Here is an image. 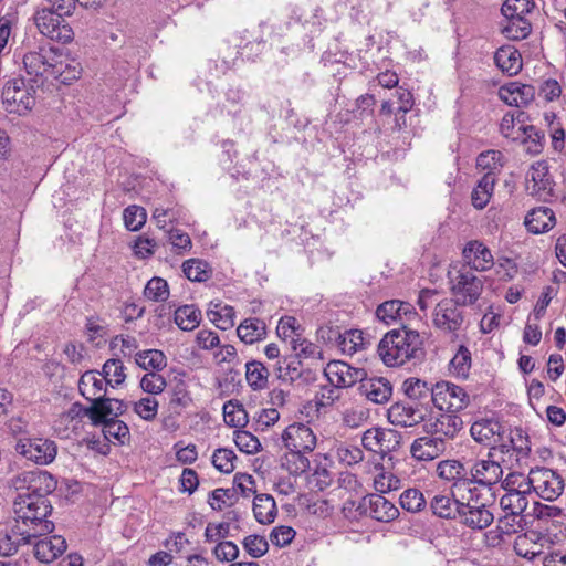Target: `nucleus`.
<instances>
[{
  "instance_id": "nucleus-49",
  "label": "nucleus",
  "mask_w": 566,
  "mask_h": 566,
  "mask_svg": "<svg viewBox=\"0 0 566 566\" xmlns=\"http://www.w3.org/2000/svg\"><path fill=\"white\" fill-rule=\"evenodd\" d=\"M224 422L229 427L243 428L248 423V413L238 401L229 400L223 405Z\"/></svg>"
},
{
  "instance_id": "nucleus-7",
  "label": "nucleus",
  "mask_w": 566,
  "mask_h": 566,
  "mask_svg": "<svg viewBox=\"0 0 566 566\" xmlns=\"http://www.w3.org/2000/svg\"><path fill=\"white\" fill-rule=\"evenodd\" d=\"M470 403V396L464 388L450 382L439 381L433 385L432 405L447 412H459L467 408Z\"/></svg>"
},
{
  "instance_id": "nucleus-50",
  "label": "nucleus",
  "mask_w": 566,
  "mask_h": 566,
  "mask_svg": "<svg viewBox=\"0 0 566 566\" xmlns=\"http://www.w3.org/2000/svg\"><path fill=\"white\" fill-rule=\"evenodd\" d=\"M504 166V156L500 150L490 149L481 153L476 157V167L482 170H488L486 174H492L496 178V174Z\"/></svg>"
},
{
  "instance_id": "nucleus-2",
  "label": "nucleus",
  "mask_w": 566,
  "mask_h": 566,
  "mask_svg": "<svg viewBox=\"0 0 566 566\" xmlns=\"http://www.w3.org/2000/svg\"><path fill=\"white\" fill-rule=\"evenodd\" d=\"M378 355L385 365L401 366L423 356L420 334L412 329H392L378 344Z\"/></svg>"
},
{
  "instance_id": "nucleus-17",
  "label": "nucleus",
  "mask_w": 566,
  "mask_h": 566,
  "mask_svg": "<svg viewBox=\"0 0 566 566\" xmlns=\"http://www.w3.org/2000/svg\"><path fill=\"white\" fill-rule=\"evenodd\" d=\"M329 385L338 389L353 387L366 376V370L356 368L342 360H332L324 368Z\"/></svg>"
},
{
  "instance_id": "nucleus-61",
  "label": "nucleus",
  "mask_w": 566,
  "mask_h": 566,
  "mask_svg": "<svg viewBox=\"0 0 566 566\" xmlns=\"http://www.w3.org/2000/svg\"><path fill=\"white\" fill-rule=\"evenodd\" d=\"M293 349L296 350V360H300L301 358L307 359H323V353L322 349L314 343L296 338L293 339Z\"/></svg>"
},
{
  "instance_id": "nucleus-22",
  "label": "nucleus",
  "mask_w": 566,
  "mask_h": 566,
  "mask_svg": "<svg viewBox=\"0 0 566 566\" xmlns=\"http://www.w3.org/2000/svg\"><path fill=\"white\" fill-rule=\"evenodd\" d=\"M358 390L370 402L382 405L392 396V385L384 377H367L359 381Z\"/></svg>"
},
{
  "instance_id": "nucleus-19",
  "label": "nucleus",
  "mask_w": 566,
  "mask_h": 566,
  "mask_svg": "<svg viewBox=\"0 0 566 566\" xmlns=\"http://www.w3.org/2000/svg\"><path fill=\"white\" fill-rule=\"evenodd\" d=\"M282 440L286 450L311 453L316 447V436L304 423H292L282 433Z\"/></svg>"
},
{
  "instance_id": "nucleus-12",
  "label": "nucleus",
  "mask_w": 566,
  "mask_h": 566,
  "mask_svg": "<svg viewBox=\"0 0 566 566\" xmlns=\"http://www.w3.org/2000/svg\"><path fill=\"white\" fill-rule=\"evenodd\" d=\"M450 284L453 300L462 306L474 304L483 291L482 280L464 266L451 279Z\"/></svg>"
},
{
  "instance_id": "nucleus-23",
  "label": "nucleus",
  "mask_w": 566,
  "mask_h": 566,
  "mask_svg": "<svg viewBox=\"0 0 566 566\" xmlns=\"http://www.w3.org/2000/svg\"><path fill=\"white\" fill-rule=\"evenodd\" d=\"M447 448L443 438L427 434L415 439L410 447V453L418 461H431L440 457Z\"/></svg>"
},
{
  "instance_id": "nucleus-29",
  "label": "nucleus",
  "mask_w": 566,
  "mask_h": 566,
  "mask_svg": "<svg viewBox=\"0 0 566 566\" xmlns=\"http://www.w3.org/2000/svg\"><path fill=\"white\" fill-rule=\"evenodd\" d=\"M524 223L530 232L538 234L551 230L556 223V218L551 208L537 207L527 213Z\"/></svg>"
},
{
  "instance_id": "nucleus-46",
  "label": "nucleus",
  "mask_w": 566,
  "mask_h": 566,
  "mask_svg": "<svg viewBox=\"0 0 566 566\" xmlns=\"http://www.w3.org/2000/svg\"><path fill=\"white\" fill-rule=\"evenodd\" d=\"M527 494L528 493L506 492L500 499V506L506 513V515H522L528 505L526 497Z\"/></svg>"
},
{
  "instance_id": "nucleus-53",
  "label": "nucleus",
  "mask_w": 566,
  "mask_h": 566,
  "mask_svg": "<svg viewBox=\"0 0 566 566\" xmlns=\"http://www.w3.org/2000/svg\"><path fill=\"white\" fill-rule=\"evenodd\" d=\"M338 346L343 353L353 355L358 350L364 349V336L359 329L345 331L338 336Z\"/></svg>"
},
{
  "instance_id": "nucleus-6",
  "label": "nucleus",
  "mask_w": 566,
  "mask_h": 566,
  "mask_svg": "<svg viewBox=\"0 0 566 566\" xmlns=\"http://www.w3.org/2000/svg\"><path fill=\"white\" fill-rule=\"evenodd\" d=\"M10 485L21 493H30L41 497H48L57 485L56 479L44 470L24 471L14 475Z\"/></svg>"
},
{
  "instance_id": "nucleus-47",
  "label": "nucleus",
  "mask_w": 566,
  "mask_h": 566,
  "mask_svg": "<svg viewBox=\"0 0 566 566\" xmlns=\"http://www.w3.org/2000/svg\"><path fill=\"white\" fill-rule=\"evenodd\" d=\"M522 143L526 145V151L531 155H538L543 151L545 133L533 125L521 126Z\"/></svg>"
},
{
  "instance_id": "nucleus-16",
  "label": "nucleus",
  "mask_w": 566,
  "mask_h": 566,
  "mask_svg": "<svg viewBox=\"0 0 566 566\" xmlns=\"http://www.w3.org/2000/svg\"><path fill=\"white\" fill-rule=\"evenodd\" d=\"M462 306L453 298H443L436 304L433 311V325L446 333L458 332L464 322Z\"/></svg>"
},
{
  "instance_id": "nucleus-33",
  "label": "nucleus",
  "mask_w": 566,
  "mask_h": 566,
  "mask_svg": "<svg viewBox=\"0 0 566 566\" xmlns=\"http://www.w3.org/2000/svg\"><path fill=\"white\" fill-rule=\"evenodd\" d=\"M38 536H27L19 530V523L15 522L11 532H0V555L10 556L17 553L18 548L22 544L31 543L32 538Z\"/></svg>"
},
{
  "instance_id": "nucleus-3",
  "label": "nucleus",
  "mask_w": 566,
  "mask_h": 566,
  "mask_svg": "<svg viewBox=\"0 0 566 566\" xmlns=\"http://www.w3.org/2000/svg\"><path fill=\"white\" fill-rule=\"evenodd\" d=\"M59 57H63L62 51L51 45H41L38 50L24 53L22 62L30 76V83L35 84L36 87L43 86L54 73Z\"/></svg>"
},
{
  "instance_id": "nucleus-58",
  "label": "nucleus",
  "mask_w": 566,
  "mask_h": 566,
  "mask_svg": "<svg viewBox=\"0 0 566 566\" xmlns=\"http://www.w3.org/2000/svg\"><path fill=\"white\" fill-rule=\"evenodd\" d=\"M144 295L155 302H164L169 296L167 282L161 277H153L145 286Z\"/></svg>"
},
{
  "instance_id": "nucleus-13",
  "label": "nucleus",
  "mask_w": 566,
  "mask_h": 566,
  "mask_svg": "<svg viewBox=\"0 0 566 566\" xmlns=\"http://www.w3.org/2000/svg\"><path fill=\"white\" fill-rule=\"evenodd\" d=\"M437 474L440 479L451 482V492L454 496L465 499L467 492L475 493V489H470L468 462L462 463L459 460H444L438 463Z\"/></svg>"
},
{
  "instance_id": "nucleus-8",
  "label": "nucleus",
  "mask_w": 566,
  "mask_h": 566,
  "mask_svg": "<svg viewBox=\"0 0 566 566\" xmlns=\"http://www.w3.org/2000/svg\"><path fill=\"white\" fill-rule=\"evenodd\" d=\"M458 518L468 528L482 531L493 523L494 515L485 503L479 502V493L467 492Z\"/></svg>"
},
{
  "instance_id": "nucleus-60",
  "label": "nucleus",
  "mask_w": 566,
  "mask_h": 566,
  "mask_svg": "<svg viewBox=\"0 0 566 566\" xmlns=\"http://www.w3.org/2000/svg\"><path fill=\"white\" fill-rule=\"evenodd\" d=\"M399 500L401 507L408 512H419L426 505L423 494L417 489L403 491Z\"/></svg>"
},
{
  "instance_id": "nucleus-42",
  "label": "nucleus",
  "mask_w": 566,
  "mask_h": 566,
  "mask_svg": "<svg viewBox=\"0 0 566 566\" xmlns=\"http://www.w3.org/2000/svg\"><path fill=\"white\" fill-rule=\"evenodd\" d=\"M464 266L471 270L486 271L494 265L491 250H462Z\"/></svg>"
},
{
  "instance_id": "nucleus-18",
  "label": "nucleus",
  "mask_w": 566,
  "mask_h": 566,
  "mask_svg": "<svg viewBox=\"0 0 566 566\" xmlns=\"http://www.w3.org/2000/svg\"><path fill=\"white\" fill-rule=\"evenodd\" d=\"M504 427L494 417L476 418L470 428L472 439L486 448L500 442L503 439Z\"/></svg>"
},
{
  "instance_id": "nucleus-48",
  "label": "nucleus",
  "mask_w": 566,
  "mask_h": 566,
  "mask_svg": "<svg viewBox=\"0 0 566 566\" xmlns=\"http://www.w3.org/2000/svg\"><path fill=\"white\" fill-rule=\"evenodd\" d=\"M510 441L512 443V451L516 455V463L521 467L522 462L528 459L531 454L528 436L521 428H515L511 430Z\"/></svg>"
},
{
  "instance_id": "nucleus-14",
  "label": "nucleus",
  "mask_w": 566,
  "mask_h": 566,
  "mask_svg": "<svg viewBox=\"0 0 566 566\" xmlns=\"http://www.w3.org/2000/svg\"><path fill=\"white\" fill-rule=\"evenodd\" d=\"M15 450L25 459L40 465H46L53 462L57 453L55 442L45 438L19 439Z\"/></svg>"
},
{
  "instance_id": "nucleus-56",
  "label": "nucleus",
  "mask_w": 566,
  "mask_h": 566,
  "mask_svg": "<svg viewBox=\"0 0 566 566\" xmlns=\"http://www.w3.org/2000/svg\"><path fill=\"white\" fill-rule=\"evenodd\" d=\"M500 483L506 492L531 493L530 474L525 476L521 472H510Z\"/></svg>"
},
{
  "instance_id": "nucleus-37",
  "label": "nucleus",
  "mask_w": 566,
  "mask_h": 566,
  "mask_svg": "<svg viewBox=\"0 0 566 566\" xmlns=\"http://www.w3.org/2000/svg\"><path fill=\"white\" fill-rule=\"evenodd\" d=\"M269 368L259 360H251L245 364V379L253 390H262L268 387Z\"/></svg>"
},
{
  "instance_id": "nucleus-51",
  "label": "nucleus",
  "mask_w": 566,
  "mask_h": 566,
  "mask_svg": "<svg viewBox=\"0 0 566 566\" xmlns=\"http://www.w3.org/2000/svg\"><path fill=\"white\" fill-rule=\"evenodd\" d=\"M182 271L187 279L195 282L207 281L211 275L210 265L200 259H190L184 262Z\"/></svg>"
},
{
  "instance_id": "nucleus-52",
  "label": "nucleus",
  "mask_w": 566,
  "mask_h": 566,
  "mask_svg": "<svg viewBox=\"0 0 566 566\" xmlns=\"http://www.w3.org/2000/svg\"><path fill=\"white\" fill-rule=\"evenodd\" d=\"M107 385L116 387L126 379L125 367L120 359H108L104 363L101 373Z\"/></svg>"
},
{
  "instance_id": "nucleus-45",
  "label": "nucleus",
  "mask_w": 566,
  "mask_h": 566,
  "mask_svg": "<svg viewBox=\"0 0 566 566\" xmlns=\"http://www.w3.org/2000/svg\"><path fill=\"white\" fill-rule=\"evenodd\" d=\"M135 363L145 370H161L167 366V358L161 350L147 349L135 354Z\"/></svg>"
},
{
  "instance_id": "nucleus-38",
  "label": "nucleus",
  "mask_w": 566,
  "mask_h": 566,
  "mask_svg": "<svg viewBox=\"0 0 566 566\" xmlns=\"http://www.w3.org/2000/svg\"><path fill=\"white\" fill-rule=\"evenodd\" d=\"M496 178L492 174H484L471 193V201L474 208L483 209L490 201L494 191Z\"/></svg>"
},
{
  "instance_id": "nucleus-28",
  "label": "nucleus",
  "mask_w": 566,
  "mask_h": 566,
  "mask_svg": "<svg viewBox=\"0 0 566 566\" xmlns=\"http://www.w3.org/2000/svg\"><path fill=\"white\" fill-rule=\"evenodd\" d=\"M463 500L451 494H436L430 501L432 513L446 520H455L461 512Z\"/></svg>"
},
{
  "instance_id": "nucleus-40",
  "label": "nucleus",
  "mask_w": 566,
  "mask_h": 566,
  "mask_svg": "<svg viewBox=\"0 0 566 566\" xmlns=\"http://www.w3.org/2000/svg\"><path fill=\"white\" fill-rule=\"evenodd\" d=\"M234 308L221 303L210 304L207 316L218 328L227 331L234 326Z\"/></svg>"
},
{
  "instance_id": "nucleus-11",
  "label": "nucleus",
  "mask_w": 566,
  "mask_h": 566,
  "mask_svg": "<svg viewBox=\"0 0 566 566\" xmlns=\"http://www.w3.org/2000/svg\"><path fill=\"white\" fill-rule=\"evenodd\" d=\"M526 192L543 201H551L554 197L555 182L549 174L548 164L538 160L532 164L525 177Z\"/></svg>"
},
{
  "instance_id": "nucleus-26",
  "label": "nucleus",
  "mask_w": 566,
  "mask_h": 566,
  "mask_svg": "<svg viewBox=\"0 0 566 566\" xmlns=\"http://www.w3.org/2000/svg\"><path fill=\"white\" fill-rule=\"evenodd\" d=\"M106 381L103 375L96 370L85 371L78 380V390L81 395L92 403L97 399L105 397Z\"/></svg>"
},
{
  "instance_id": "nucleus-57",
  "label": "nucleus",
  "mask_w": 566,
  "mask_h": 566,
  "mask_svg": "<svg viewBox=\"0 0 566 566\" xmlns=\"http://www.w3.org/2000/svg\"><path fill=\"white\" fill-rule=\"evenodd\" d=\"M535 7L533 0H505L501 12L505 18L524 17Z\"/></svg>"
},
{
  "instance_id": "nucleus-55",
  "label": "nucleus",
  "mask_w": 566,
  "mask_h": 566,
  "mask_svg": "<svg viewBox=\"0 0 566 566\" xmlns=\"http://www.w3.org/2000/svg\"><path fill=\"white\" fill-rule=\"evenodd\" d=\"M99 426H102L104 437L107 440L115 439L120 444H124L129 438V428L122 420L111 418L109 421L101 423Z\"/></svg>"
},
{
  "instance_id": "nucleus-54",
  "label": "nucleus",
  "mask_w": 566,
  "mask_h": 566,
  "mask_svg": "<svg viewBox=\"0 0 566 566\" xmlns=\"http://www.w3.org/2000/svg\"><path fill=\"white\" fill-rule=\"evenodd\" d=\"M192 402L189 391L187 390V386L184 381H179L171 389V396L169 400V409L176 413L180 415L182 410L188 408Z\"/></svg>"
},
{
  "instance_id": "nucleus-34",
  "label": "nucleus",
  "mask_w": 566,
  "mask_h": 566,
  "mask_svg": "<svg viewBox=\"0 0 566 566\" xmlns=\"http://www.w3.org/2000/svg\"><path fill=\"white\" fill-rule=\"evenodd\" d=\"M237 334L245 344H254L265 337L266 325L264 321L256 317L245 318L238 326Z\"/></svg>"
},
{
  "instance_id": "nucleus-1",
  "label": "nucleus",
  "mask_w": 566,
  "mask_h": 566,
  "mask_svg": "<svg viewBox=\"0 0 566 566\" xmlns=\"http://www.w3.org/2000/svg\"><path fill=\"white\" fill-rule=\"evenodd\" d=\"M48 497L18 492L13 501V512L19 530L27 536L48 535L54 531L53 522L46 517L52 512Z\"/></svg>"
},
{
  "instance_id": "nucleus-10",
  "label": "nucleus",
  "mask_w": 566,
  "mask_h": 566,
  "mask_svg": "<svg viewBox=\"0 0 566 566\" xmlns=\"http://www.w3.org/2000/svg\"><path fill=\"white\" fill-rule=\"evenodd\" d=\"M64 17L59 15L51 8H43L34 14V22L43 35L57 42L69 43L73 40L74 32Z\"/></svg>"
},
{
  "instance_id": "nucleus-9",
  "label": "nucleus",
  "mask_w": 566,
  "mask_h": 566,
  "mask_svg": "<svg viewBox=\"0 0 566 566\" xmlns=\"http://www.w3.org/2000/svg\"><path fill=\"white\" fill-rule=\"evenodd\" d=\"M531 492H535L541 499L553 502L564 492L563 478L548 468H535L530 471Z\"/></svg>"
},
{
  "instance_id": "nucleus-25",
  "label": "nucleus",
  "mask_w": 566,
  "mask_h": 566,
  "mask_svg": "<svg viewBox=\"0 0 566 566\" xmlns=\"http://www.w3.org/2000/svg\"><path fill=\"white\" fill-rule=\"evenodd\" d=\"M390 423L402 428L413 427L424 420V413L416 406L407 402L394 403L387 412Z\"/></svg>"
},
{
  "instance_id": "nucleus-59",
  "label": "nucleus",
  "mask_w": 566,
  "mask_h": 566,
  "mask_svg": "<svg viewBox=\"0 0 566 566\" xmlns=\"http://www.w3.org/2000/svg\"><path fill=\"white\" fill-rule=\"evenodd\" d=\"M336 458L346 465H354L364 460L363 450L353 444L340 443L335 449Z\"/></svg>"
},
{
  "instance_id": "nucleus-31",
  "label": "nucleus",
  "mask_w": 566,
  "mask_h": 566,
  "mask_svg": "<svg viewBox=\"0 0 566 566\" xmlns=\"http://www.w3.org/2000/svg\"><path fill=\"white\" fill-rule=\"evenodd\" d=\"M433 385L419 378L410 377L402 382V391L412 401L420 406L432 403Z\"/></svg>"
},
{
  "instance_id": "nucleus-4",
  "label": "nucleus",
  "mask_w": 566,
  "mask_h": 566,
  "mask_svg": "<svg viewBox=\"0 0 566 566\" xmlns=\"http://www.w3.org/2000/svg\"><path fill=\"white\" fill-rule=\"evenodd\" d=\"M504 459H495L494 451H488L483 458L468 461L470 489L478 486L492 490L504 475Z\"/></svg>"
},
{
  "instance_id": "nucleus-39",
  "label": "nucleus",
  "mask_w": 566,
  "mask_h": 566,
  "mask_svg": "<svg viewBox=\"0 0 566 566\" xmlns=\"http://www.w3.org/2000/svg\"><path fill=\"white\" fill-rule=\"evenodd\" d=\"M82 74V67L75 60L66 61L63 57H59L56 61V67L51 77L59 81L61 84L70 85L74 81L78 80Z\"/></svg>"
},
{
  "instance_id": "nucleus-35",
  "label": "nucleus",
  "mask_w": 566,
  "mask_h": 566,
  "mask_svg": "<svg viewBox=\"0 0 566 566\" xmlns=\"http://www.w3.org/2000/svg\"><path fill=\"white\" fill-rule=\"evenodd\" d=\"M255 520L261 524H271L276 516V503L269 494H258L253 501Z\"/></svg>"
},
{
  "instance_id": "nucleus-32",
  "label": "nucleus",
  "mask_w": 566,
  "mask_h": 566,
  "mask_svg": "<svg viewBox=\"0 0 566 566\" xmlns=\"http://www.w3.org/2000/svg\"><path fill=\"white\" fill-rule=\"evenodd\" d=\"M496 66L510 76L516 75L522 70V56L518 50L511 45L501 46L494 54Z\"/></svg>"
},
{
  "instance_id": "nucleus-30",
  "label": "nucleus",
  "mask_w": 566,
  "mask_h": 566,
  "mask_svg": "<svg viewBox=\"0 0 566 566\" xmlns=\"http://www.w3.org/2000/svg\"><path fill=\"white\" fill-rule=\"evenodd\" d=\"M462 419L454 412L439 415L430 422V430L433 436L446 439H453L462 428Z\"/></svg>"
},
{
  "instance_id": "nucleus-24",
  "label": "nucleus",
  "mask_w": 566,
  "mask_h": 566,
  "mask_svg": "<svg viewBox=\"0 0 566 566\" xmlns=\"http://www.w3.org/2000/svg\"><path fill=\"white\" fill-rule=\"evenodd\" d=\"M126 409L127 406L123 400L103 397L92 403L88 411L92 415V423L99 426L101 423L109 421L111 418L117 419Z\"/></svg>"
},
{
  "instance_id": "nucleus-41",
  "label": "nucleus",
  "mask_w": 566,
  "mask_h": 566,
  "mask_svg": "<svg viewBox=\"0 0 566 566\" xmlns=\"http://www.w3.org/2000/svg\"><path fill=\"white\" fill-rule=\"evenodd\" d=\"M307 454V452H298V450H287L281 458V467L290 474H302L310 468Z\"/></svg>"
},
{
  "instance_id": "nucleus-62",
  "label": "nucleus",
  "mask_w": 566,
  "mask_h": 566,
  "mask_svg": "<svg viewBox=\"0 0 566 566\" xmlns=\"http://www.w3.org/2000/svg\"><path fill=\"white\" fill-rule=\"evenodd\" d=\"M125 227L129 231L139 230L146 222L147 214L144 208L139 206H129L123 213Z\"/></svg>"
},
{
  "instance_id": "nucleus-36",
  "label": "nucleus",
  "mask_w": 566,
  "mask_h": 566,
  "mask_svg": "<svg viewBox=\"0 0 566 566\" xmlns=\"http://www.w3.org/2000/svg\"><path fill=\"white\" fill-rule=\"evenodd\" d=\"M272 370L276 379L284 384L292 385L302 378L301 360L279 359L273 364Z\"/></svg>"
},
{
  "instance_id": "nucleus-64",
  "label": "nucleus",
  "mask_w": 566,
  "mask_h": 566,
  "mask_svg": "<svg viewBox=\"0 0 566 566\" xmlns=\"http://www.w3.org/2000/svg\"><path fill=\"white\" fill-rule=\"evenodd\" d=\"M243 548L252 558H260L269 551L268 541L260 535H249L242 542Z\"/></svg>"
},
{
  "instance_id": "nucleus-21",
  "label": "nucleus",
  "mask_w": 566,
  "mask_h": 566,
  "mask_svg": "<svg viewBox=\"0 0 566 566\" xmlns=\"http://www.w3.org/2000/svg\"><path fill=\"white\" fill-rule=\"evenodd\" d=\"M358 510H363L367 513L369 510V516L379 522H391L399 515V510L380 494H370L363 497L361 503L358 505Z\"/></svg>"
},
{
  "instance_id": "nucleus-43",
  "label": "nucleus",
  "mask_w": 566,
  "mask_h": 566,
  "mask_svg": "<svg viewBox=\"0 0 566 566\" xmlns=\"http://www.w3.org/2000/svg\"><path fill=\"white\" fill-rule=\"evenodd\" d=\"M532 31L530 21L524 17L506 18V24L501 32L510 40L520 41L526 39Z\"/></svg>"
},
{
  "instance_id": "nucleus-15",
  "label": "nucleus",
  "mask_w": 566,
  "mask_h": 566,
  "mask_svg": "<svg viewBox=\"0 0 566 566\" xmlns=\"http://www.w3.org/2000/svg\"><path fill=\"white\" fill-rule=\"evenodd\" d=\"M401 433L392 429L370 428L361 438L366 450L385 455L396 451L401 444Z\"/></svg>"
},
{
  "instance_id": "nucleus-20",
  "label": "nucleus",
  "mask_w": 566,
  "mask_h": 566,
  "mask_svg": "<svg viewBox=\"0 0 566 566\" xmlns=\"http://www.w3.org/2000/svg\"><path fill=\"white\" fill-rule=\"evenodd\" d=\"M417 315L412 304L400 300H390L381 303L376 308V317L386 325L406 323Z\"/></svg>"
},
{
  "instance_id": "nucleus-44",
  "label": "nucleus",
  "mask_w": 566,
  "mask_h": 566,
  "mask_svg": "<svg viewBox=\"0 0 566 566\" xmlns=\"http://www.w3.org/2000/svg\"><path fill=\"white\" fill-rule=\"evenodd\" d=\"M200 321L201 312L195 305H184L175 311V323L182 331H193Z\"/></svg>"
},
{
  "instance_id": "nucleus-63",
  "label": "nucleus",
  "mask_w": 566,
  "mask_h": 566,
  "mask_svg": "<svg viewBox=\"0 0 566 566\" xmlns=\"http://www.w3.org/2000/svg\"><path fill=\"white\" fill-rule=\"evenodd\" d=\"M235 454L232 450L220 448L212 455L213 467L222 473H231L234 470Z\"/></svg>"
},
{
  "instance_id": "nucleus-27",
  "label": "nucleus",
  "mask_w": 566,
  "mask_h": 566,
  "mask_svg": "<svg viewBox=\"0 0 566 566\" xmlns=\"http://www.w3.org/2000/svg\"><path fill=\"white\" fill-rule=\"evenodd\" d=\"M65 549V539L60 535H53L34 544V556L39 562L49 564L61 556Z\"/></svg>"
},
{
  "instance_id": "nucleus-5",
  "label": "nucleus",
  "mask_w": 566,
  "mask_h": 566,
  "mask_svg": "<svg viewBox=\"0 0 566 566\" xmlns=\"http://www.w3.org/2000/svg\"><path fill=\"white\" fill-rule=\"evenodd\" d=\"M35 87L36 85L33 83L27 86L22 77L9 80L2 90V103L6 111L19 115L31 111L35 105Z\"/></svg>"
}]
</instances>
